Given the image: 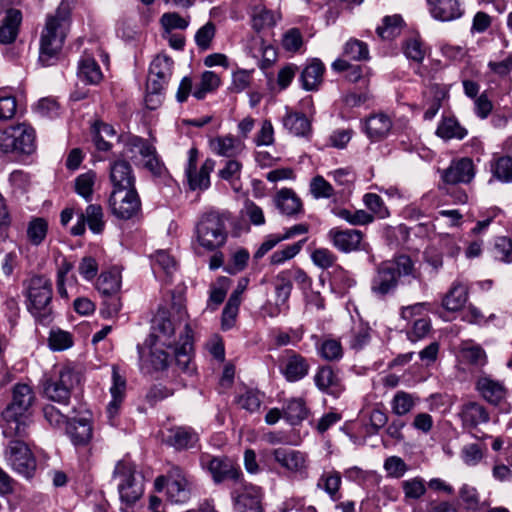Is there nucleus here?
<instances>
[{
  "label": "nucleus",
  "instance_id": "obj_49",
  "mask_svg": "<svg viewBox=\"0 0 512 512\" xmlns=\"http://www.w3.org/2000/svg\"><path fill=\"white\" fill-rule=\"evenodd\" d=\"M341 482L339 472H325L318 479L317 487L323 489L333 501H337L339 499L338 491L340 489Z\"/></svg>",
  "mask_w": 512,
  "mask_h": 512
},
{
  "label": "nucleus",
  "instance_id": "obj_39",
  "mask_svg": "<svg viewBox=\"0 0 512 512\" xmlns=\"http://www.w3.org/2000/svg\"><path fill=\"white\" fill-rule=\"evenodd\" d=\"M318 355L326 361H338L343 357L341 342L332 337H324L316 343Z\"/></svg>",
  "mask_w": 512,
  "mask_h": 512
},
{
  "label": "nucleus",
  "instance_id": "obj_18",
  "mask_svg": "<svg viewBox=\"0 0 512 512\" xmlns=\"http://www.w3.org/2000/svg\"><path fill=\"white\" fill-rule=\"evenodd\" d=\"M327 236L333 246L343 253H350L361 249L364 237L360 230L340 229L338 227L330 229Z\"/></svg>",
  "mask_w": 512,
  "mask_h": 512
},
{
  "label": "nucleus",
  "instance_id": "obj_45",
  "mask_svg": "<svg viewBox=\"0 0 512 512\" xmlns=\"http://www.w3.org/2000/svg\"><path fill=\"white\" fill-rule=\"evenodd\" d=\"M215 150L219 155L234 157L243 151V142L231 135L219 137L215 141Z\"/></svg>",
  "mask_w": 512,
  "mask_h": 512
},
{
  "label": "nucleus",
  "instance_id": "obj_22",
  "mask_svg": "<svg viewBox=\"0 0 512 512\" xmlns=\"http://www.w3.org/2000/svg\"><path fill=\"white\" fill-rule=\"evenodd\" d=\"M458 416L463 428L467 430H474L479 425L488 423L490 420L488 410L482 404L475 401L463 404Z\"/></svg>",
  "mask_w": 512,
  "mask_h": 512
},
{
  "label": "nucleus",
  "instance_id": "obj_5",
  "mask_svg": "<svg viewBox=\"0 0 512 512\" xmlns=\"http://www.w3.org/2000/svg\"><path fill=\"white\" fill-rule=\"evenodd\" d=\"M173 60L167 55H157L150 64L146 81L145 103L154 110L162 102L165 90L172 75Z\"/></svg>",
  "mask_w": 512,
  "mask_h": 512
},
{
  "label": "nucleus",
  "instance_id": "obj_13",
  "mask_svg": "<svg viewBox=\"0 0 512 512\" xmlns=\"http://www.w3.org/2000/svg\"><path fill=\"white\" fill-rule=\"evenodd\" d=\"M234 508L237 512H261L262 491L259 487L240 482L232 492Z\"/></svg>",
  "mask_w": 512,
  "mask_h": 512
},
{
  "label": "nucleus",
  "instance_id": "obj_48",
  "mask_svg": "<svg viewBox=\"0 0 512 512\" xmlns=\"http://www.w3.org/2000/svg\"><path fill=\"white\" fill-rule=\"evenodd\" d=\"M96 178V173L90 170L78 175L75 179L76 193L87 202L92 200Z\"/></svg>",
  "mask_w": 512,
  "mask_h": 512
},
{
  "label": "nucleus",
  "instance_id": "obj_3",
  "mask_svg": "<svg viewBox=\"0 0 512 512\" xmlns=\"http://www.w3.org/2000/svg\"><path fill=\"white\" fill-rule=\"evenodd\" d=\"M70 25V10L66 5L61 4L53 14L47 16L40 39L39 61L43 66L56 63Z\"/></svg>",
  "mask_w": 512,
  "mask_h": 512
},
{
  "label": "nucleus",
  "instance_id": "obj_9",
  "mask_svg": "<svg viewBox=\"0 0 512 512\" xmlns=\"http://www.w3.org/2000/svg\"><path fill=\"white\" fill-rule=\"evenodd\" d=\"M81 375L75 369L64 366L58 375L46 380L44 383V395L51 401L61 405H68L72 390L79 385Z\"/></svg>",
  "mask_w": 512,
  "mask_h": 512
},
{
  "label": "nucleus",
  "instance_id": "obj_36",
  "mask_svg": "<svg viewBox=\"0 0 512 512\" xmlns=\"http://www.w3.org/2000/svg\"><path fill=\"white\" fill-rule=\"evenodd\" d=\"M309 410L302 398L288 399L283 406V418L291 425H298L308 417Z\"/></svg>",
  "mask_w": 512,
  "mask_h": 512
},
{
  "label": "nucleus",
  "instance_id": "obj_31",
  "mask_svg": "<svg viewBox=\"0 0 512 512\" xmlns=\"http://www.w3.org/2000/svg\"><path fill=\"white\" fill-rule=\"evenodd\" d=\"M314 381L316 386L323 392L336 395L342 390L340 379L330 366L319 368L314 376Z\"/></svg>",
  "mask_w": 512,
  "mask_h": 512
},
{
  "label": "nucleus",
  "instance_id": "obj_42",
  "mask_svg": "<svg viewBox=\"0 0 512 512\" xmlns=\"http://www.w3.org/2000/svg\"><path fill=\"white\" fill-rule=\"evenodd\" d=\"M120 287L121 279L117 273L103 272L96 281V289L103 297L118 294Z\"/></svg>",
  "mask_w": 512,
  "mask_h": 512
},
{
  "label": "nucleus",
  "instance_id": "obj_35",
  "mask_svg": "<svg viewBox=\"0 0 512 512\" xmlns=\"http://www.w3.org/2000/svg\"><path fill=\"white\" fill-rule=\"evenodd\" d=\"M91 134L98 150L109 151L112 148L110 140L116 137V131L112 125L97 120L91 127Z\"/></svg>",
  "mask_w": 512,
  "mask_h": 512
},
{
  "label": "nucleus",
  "instance_id": "obj_29",
  "mask_svg": "<svg viewBox=\"0 0 512 512\" xmlns=\"http://www.w3.org/2000/svg\"><path fill=\"white\" fill-rule=\"evenodd\" d=\"M282 124L290 134L297 137H307L312 131L310 120L303 113L297 111L286 109Z\"/></svg>",
  "mask_w": 512,
  "mask_h": 512
},
{
  "label": "nucleus",
  "instance_id": "obj_57",
  "mask_svg": "<svg viewBox=\"0 0 512 512\" xmlns=\"http://www.w3.org/2000/svg\"><path fill=\"white\" fill-rule=\"evenodd\" d=\"M403 53L408 59L420 63L426 55V48L420 39L409 38L403 44Z\"/></svg>",
  "mask_w": 512,
  "mask_h": 512
},
{
  "label": "nucleus",
  "instance_id": "obj_55",
  "mask_svg": "<svg viewBox=\"0 0 512 512\" xmlns=\"http://www.w3.org/2000/svg\"><path fill=\"white\" fill-rule=\"evenodd\" d=\"M220 78L213 71H205L201 75L198 88L194 91V97L203 99L207 93L212 92L218 88Z\"/></svg>",
  "mask_w": 512,
  "mask_h": 512
},
{
  "label": "nucleus",
  "instance_id": "obj_15",
  "mask_svg": "<svg viewBox=\"0 0 512 512\" xmlns=\"http://www.w3.org/2000/svg\"><path fill=\"white\" fill-rule=\"evenodd\" d=\"M279 369L288 382H297L308 375L310 364L302 355L286 350L280 358Z\"/></svg>",
  "mask_w": 512,
  "mask_h": 512
},
{
  "label": "nucleus",
  "instance_id": "obj_7",
  "mask_svg": "<svg viewBox=\"0 0 512 512\" xmlns=\"http://www.w3.org/2000/svg\"><path fill=\"white\" fill-rule=\"evenodd\" d=\"M225 214L209 211L203 214L197 224V238L201 246L214 250L223 246L227 239Z\"/></svg>",
  "mask_w": 512,
  "mask_h": 512
},
{
  "label": "nucleus",
  "instance_id": "obj_46",
  "mask_svg": "<svg viewBox=\"0 0 512 512\" xmlns=\"http://www.w3.org/2000/svg\"><path fill=\"white\" fill-rule=\"evenodd\" d=\"M48 233V222L42 217L32 218L27 226V238L34 246L43 243Z\"/></svg>",
  "mask_w": 512,
  "mask_h": 512
},
{
  "label": "nucleus",
  "instance_id": "obj_4",
  "mask_svg": "<svg viewBox=\"0 0 512 512\" xmlns=\"http://www.w3.org/2000/svg\"><path fill=\"white\" fill-rule=\"evenodd\" d=\"M27 311L41 325H49L54 317L53 284L46 275H33L23 283Z\"/></svg>",
  "mask_w": 512,
  "mask_h": 512
},
{
  "label": "nucleus",
  "instance_id": "obj_32",
  "mask_svg": "<svg viewBox=\"0 0 512 512\" xmlns=\"http://www.w3.org/2000/svg\"><path fill=\"white\" fill-rule=\"evenodd\" d=\"M324 71V64L317 58L313 59L301 73L302 87L307 91L316 90L322 82Z\"/></svg>",
  "mask_w": 512,
  "mask_h": 512
},
{
  "label": "nucleus",
  "instance_id": "obj_64",
  "mask_svg": "<svg viewBox=\"0 0 512 512\" xmlns=\"http://www.w3.org/2000/svg\"><path fill=\"white\" fill-rule=\"evenodd\" d=\"M494 256L502 262L511 263L512 240L507 237H499L494 245Z\"/></svg>",
  "mask_w": 512,
  "mask_h": 512
},
{
  "label": "nucleus",
  "instance_id": "obj_30",
  "mask_svg": "<svg viewBox=\"0 0 512 512\" xmlns=\"http://www.w3.org/2000/svg\"><path fill=\"white\" fill-rule=\"evenodd\" d=\"M112 381L113 383L110 388L112 400L107 406V413L109 418H113L118 414L126 391V380L118 373L116 367H113L112 370Z\"/></svg>",
  "mask_w": 512,
  "mask_h": 512
},
{
  "label": "nucleus",
  "instance_id": "obj_26",
  "mask_svg": "<svg viewBox=\"0 0 512 512\" xmlns=\"http://www.w3.org/2000/svg\"><path fill=\"white\" fill-rule=\"evenodd\" d=\"M289 272H279L274 280L275 291V307L269 313L271 317L277 316L279 313L288 308L287 302L292 291V282H290Z\"/></svg>",
  "mask_w": 512,
  "mask_h": 512
},
{
  "label": "nucleus",
  "instance_id": "obj_56",
  "mask_svg": "<svg viewBox=\"0 0 512 512\" xmlns=\"http://www.w3.org/2000/svg\"><path fill=\"white\" fill-rule=\"evenodd\" d=\"M49 347L54 351H63L73 345L72 335L61 329H52L48 338Z\"/></svg>",
  "mask_w": 512,
  "mask_h": 512
},
{
  "label": "nucleus",
  "instance_id": "obj_11",
  "mask_svg": "<svg viewBox=\"0 0 512 512\" xmlns=\"http://www.w3.org/2000/svg\"><path fill=\"white\" fill-rule=\"evenodd\" d=\"M112 214L121 220H131L141 213V200L135 189L112 190L109 197Z\"/></svg>",
  "mask_w": 512,
  "mask_h": 512
},
{
  "label": "nucleus",
  "instance_id": "obj_38",
  "mask_svg": "<svg viewBox=\"0 0 512 512\" xmlns=\"http://www.w3.org/2000/svg\"><path fill=\"white\" fill-rule=\"evenodd\" d=\"M365 127L370 138L381 139L391 130L392 121L386 114L378 113L366 120Z\"/></svg>",
  "mask_w": 512,
  "mask_h": 512
},
{
  "label": "nucleus",
  "instance_id": "obj_21",
  "mask_svg": "<svg viewBox=\"0 0 512 512\" xmlns=\"http://www.w3.org/2000/svg\"><path fill=\"white\" fill-rule=\"evenodd\" d=\"M475 388L486 402L494 406L500 405L507 397V388L503 382L492 378L490 375L478 377Z\"/></svg>",
  "mask_w": 512,
  "mask_h": 512
},
{
  "label": "nucleus",
  "instance_id": "obj_40",
  "mask_svg": "<svg viewBox=\"0 0 512 512\" xmlns=\"http://www.w3.org/2000/svg\"><path fill=\"white\" fill-rule=\"evenodd\" d=\"M187 481L181 476L179 471L167 484V493L169 499L174 503H185L190 500V491L186 488Z\"/></svg>",
  "mask_w": 512,
  "mask_h": 512
},
{
  "label": "nucleus",
  "instance_id": "obj_61",
  "mask_svg": "<svg viewBox=\"0 0 512 512\" xmlns=\"http://www.w3.org/2000/svg\"><path fill=\"white\" fill-rule=\"evenodd\" d=\"M310 192L315 199L330 198L334 195V188L323 176L317 175L310 182Z\"/></svg>",
  "mask_w": 512,
  "mask_h": 512
},
{
  "label": "nucleus",
  "instance_id": "obj_10",
  "mask_svg": "<svg viewBox=\"0 0 512 512\" xmlns=\"http://www.w3.org/2000/svg\"><path fill=\"white\" fill-rule=\"evenodd\" d=\"M24 438H11L5 448L4 456L7 464L19 475L29 479L36 471V459Z\"/></svg>",
  "mask_w": 512,
  "mask_h": 512
},
{
  "label": "nucleus",
  "instance_id": "obj_17",
  "mask_svg": "<svg viewBox=\"0 0 512 512\" xmlns=\"http://www.w3.org/2000/svg\"><path fill=\"white\" fill-rule=\"evenodd\" d=\"M272 456L277 464L290 473L303 474L307 471L308 456L305 452L279 447L272 451Z\"/></svg>",
  "mask_w": 512,
  "mask_h": 512
},
{
  "label": "nucleus",
  "instance_id": "obj_8",
  "mask_svg": "<svg viewBox=\"0 0 512 512\" xmlns=\"http://www.w3.org/2000/svg\"><path fill=\"white\" fill-rule=\"evenodd\" d=\"M0 149L3 153L32 154L36 149L35 130L25 123L6 128L0 136Z\"/></svg>",
  "mask_w": 512,
  "mask_h": 512
},
{
  "label": "nucleus",
  "instance_id": "obj_63",
  "mask_svg": "<svg viewBox=\"0 0 512 512\" xmlns=\"http://www.w3.org/2000/svg\"><path fill=\"white\" fill-rule=\"evenodd\" d=\"M190 438V433L186 429L176 427L169 430L165 441L175 449L182 450L188 446Z\"/></svg>",
  "mask_w": 512,
  "mask_h": 512
},
{
  "label": "nucleus",
  "instance_id": "obj_37",
  "mask_svg": "<svg viewBox=\"0 0 512 512\" xmlns=\"http://www.w3.org/2000/svg\"><path fill=\"white\" fill-rule=\"evenodd\" d=\"M490 171L498 181L512 182V156L494 154L490 161Z\"/></svg>",
  "mask_w": 512,
  "mask_h": 512
},
{
  "label": "nucleus",
  "instance_id": "obj_43",
  "mask_svg": "<svg viewBox=\"0 0 512 512\" xmlns=\"http://www.w3.org/2000/svg\"><path fill=\"white\" fill-rule=\"evenodd\" d=\"M436 134L443 139L456 138L461 140L467 135V130L455 118L448 117L439 123Z\"/></svg>",
  "mask_w": 512,
  "mask_h": 512
},
{
  "label": "nucleus",
  "instance_id": "obj_24",
  "mask_svg": "<svg viewBox=\"0 0 512 512\" xmlns=\"http://www.w3.org/2000/svg\"><path fill=\"white\" fill-rule=\"evenodd\" d=\"M112 190L135 189V175L132 166L126 160H116L110 165Z\"/></svg>",
  "mask_w": 512,
  "mask_h": 512
},
{
  "label": "nucleus",
  "instance_id": "obj_44",
  "mask_svg": "<svg viewBox=\"0 0 512 512\" xmlns=\"http://www.w3.org/2000/svg\"><path fill=\"white\" fill-rule=\"evenodd\" d=\"M152 332L149 335L148 339L156 340L158 338L157 333L168 336L175 331V326L173 322L169 319L167 311L158 310L155 316L152 319L151 325Z\"/></svg>",
  "mask_w": 512,
  "mask_h": 512
},
{
  "label": "nucleus",
  "instance_id": "obj_1",
  "mask_svg": "<svg viewBox=\"0 0 512 512\" xmlns=\"http://www.w3.org/2000/svg\"><path fill=\"white\" fill-rule=\"evenodd\" d=\"M31 386L16 384L12 401L2 412V434L5 438H27L32 424L31 408L35 402Z\"/></svg>",
  "mask_w": 512,
  "mask_h": 512
},
{
  "label": "nucleus",
  "instance_id": "obj_12",
  "mask_svg": "<svg viewBox=\"0 0 512 512\" xmlns=\"http://www.w3.org/2000/svg\"><path fill=\"white\" fill-rule=\"evenodd\" d=\"M200 464L203 469L209 471L216 484L226 480H232L238 484L242 482L243 474L240 467L229 458L203 457Z\"/></svg>",
  "mask_w": 512,
  "mask_h": 512
},
{
  "label": "nucleus",
  "instance_id": "obj_52",
  "mask_svg": "<svg viewBox=\"0 0 512 512\" xmlns=\"http://www.w3.org/2000/svg\"><path fill=\"white\" fill-rule=\"evenodd\" d=\"M461 356L464 361L476 368H482L487 363V355L479 345L464 344L461 348Z\"/></svg>",
  "mask_w": 512,
  "mask_h": 512
},
{
  "label": "nucleus",
  "instance_id": "obj_25",
  "mask_svg": "<svg viewBox=\"0 0 512 512\" xmlns=\"http://www.w3.org/2000/svg\"><path fill=\"white\" fill-rule=\"evenodd\" d=\"M22 23V12L9 8L0 22V44L9 45L15 42Z\"/></svg>",
  "mask_w": 512,
  "mask_h": 512
},
{
  "label": "nucleus",
  "instance_id": "obj_53",
  "mask_svg": "<svg viewBox=\"0 0 512 512\" xmlns=\"http://www.w3.org/2000/svg\"><path fill=\"white\" fill-rule=\"evenodd\" d=\"M486 447L477 443H469L462 447L460 457L464 464L470 467L477 466L484 458Z\"/></svg>",
  "mask_w": 512,
  "mask_h": 512
},
{
  "label": "nucleus",
  "instance_id": "obj_19",
  "mask_svg": "<svg viewBox=\"0 0 512 512\" xmlns=\"http://www.w3.org/2000/svg\"><path fill=\"white\" fill-rule=\"evenodd\" d=\"M475 176L473 161L468 157L453 160L441 171V178L447 184L469 183Z\"/></svg>",
  "mask_w": 512,
  "mask_h": 512
},
{
  "label": "nucleus",
  "instance_id": "obj_51",
  "mask_svg": "<svg viewBox=\"0 0 512 512\" xmlns=\"http://www.w3.org/2000/svg\"><path fill=\"white\" fill-rule=\"evenodd\" d=\"M417 398L405 391H398L391 401L392 412L397 416L408 414L416 405Z\"/></svg>",
  "mask_w": 512,
  "mask_h": 512
},
{
  "label": "nucleus",
  "instance_id": "obj_58",
  "mask_svg": "<svg viewBox=\"0 0 512 512\" xmlns=\"http://www.w3.org/2000/svg\"><path fill=\"white\" fill-rule=\"evenodd\" d=\"M276 23V16L270 10L264 7H255L252 13V26L255 30L260 31L264 28L271 27Z\"/></svg>",
  "mask_w": 512,
  "mask_h": 512
},
{
  "label": "nucleus",
  "instance_id": "obj_6",
  "mask_svg": "<svg viewBox=\"0 0 512 512\" xmlns=\"http://www.w3.org/2000/svg\"><path fill=\"white\" fill-rule=\"evenodd\" d=\"M113 477L119 480L117 488L122 502L132 505L142 497L144 480L137 473L133 462L125 458L119 460L115 465Z\"/></svg>",
  "mask_w": 512,
  "mask_h": 512
},
{
  "label": "nucleus",
  "instance_id": "obj_16",
  "mask_svg": "<svg viewBox=\"0 0 512 512\" xmlns=\"http://www.w3.org/2000/svg\"><path fill=\"white\" fill-rule=\"evenodd\" d=\"M86 224L94 234H100L105 228L104 212L99 204H89L84 212L78 215L77 223L72 226L70 233L81 236L86 231Z\"/></svg>",
  "mask_w": 512,
  "mask_h": 512
},
{
  "label": "nucleus",
  "instance_id": "obj_47",
  "mask_svg": "<svg viewBox=\"0 0 512 512\" xmlns=\"http://www.w3.org/2000/svg\"><path fill=\"white\" fill-rule=\"evenodd\" d=\"M151 258L152 269L155 274L163 272L167 276H171L176 271L177 263L167 251L159 250Z\"/></svg>",
  "mask_w": 512,
  "mask_h": 512
},
{
  "label": "nucleus",
  "instance_id": "obj_27",
  "mask_svg": "<svg viewBox=\"0 0 512 512\" xmlns=\"http://www.w3.org/2000/svg\"><path fill=\"white\" fill-rule=\"evenodd\" d=\"M146 344L150 349L146 358H144L142 350L139 348L142 369L146 370L147 373H152L153 371H160L167 368L168 353L162 348L157 347L156 340L147 339Z\"/></svg>",
  "mask_w": 512,
  "mask_h": 512
},
{
  "label": "nucleus",
  "instance_id": "obj_62",
  "mask_svg": "<svg viewBox=\"0 0 512 512\" xmlns=\"http://www.w3.org/2000/svg\"><path fill=\"white\" fill-rule=\"evenodd\" d=\"M363 202L365 206L372 212V215H375L380 219H384L389 216V211L379 195L374 193H367L363 196Z\"/></svg>",
  "mask_w": 512,
  "mask_h": 512
},
{
  "label": "nucleus",
  "instance_id": "obj_14",
  "mask_svg": "<svg viewBox=\"0 0 512 512\" xmlns=\"http://www.w3.org/2000/svg\"><path fill=\"white\" fill-rule=\"evenodd\" d=\"M65 434L76 450L87 449L94 434L92 421L85 417L70 418L65 426Z\"/></svg>",
  "mask_w": 512,
  "mask_h": 512
},
{
  "label": "nucleus",
  "instance_id": "obj_50",
  "mask_svg": "<svg viewBox=\"0 0 512 512\" xmlns=\"http://www.w3.org/2000/svg\"><path fill=\"white\" fill-rule=\"evenodd\" d=\"M335 216L345 220L350 225H367L373 222L374 216L365 210H349L346 208H340L334 210Z\"/></svg>",
  "mask_w": 512,
  "mask_h": 512
},
{
  "label": "nucleus",
  "instance_id": "obj_28",
  "mask_svg": "<svg viewBox=\"0 0 512 512\" xmlns=\"http://www.w3.org/2000/svg\"><path fill=\"white\" fill-rule=\"evenodd\" d=\"M273 202L280 213L287 216H295L303 210L301 199L290 188L280 189L275 194Z\"/></svg>",
  "mask_w": 512,
  "mask_h": 512
},
{
  "label": "nucleus",
  "instance_id": "obj_33",
  "mask_svg": "<svg viewBox=\"0 0 512 512\" xmlns=\"http://www.w3.org/2000/svg\"><path fill=\"white\" fill-rule=\"evenodd\" d=\"M467 299L468 287L459 281H455L443 297L442 306L448 311H458L465 305Z\"/></svg>",
  "mask_w": 512,
  "mask_h": 512
},
{
  "label": "nucleus",
  "instance_id": "obj_20",
  "mask_svg": "<svg viewBox=\"0 0 512 512\" xmlns=\"http://www.w3.org/2000/svg\"><path fill=\"white\" fill-rule=\"evenodd\" d=\"M183 326L178 324L179 338L175 343L174 356L177 366L183 371L188 370L192 361V329L189 323L188 314Z\"/></svg>",
  "mask_w": 512,
  "mask_h": 512
},
{
  "label": "nucleus",
  "instance_id": "obj_34",
  "mask_svg": "<svg viewBox=\"0 0 512 512\" xmlns=\"http://www.w3.org/2000/svg\"><path fill=\"white\" fill-rule=\"evenodd\" d=\"M78 78L87 84H97L103 75L96 60L88 54L82 55L78 63Z\"/></svg>",
  "mask_w": 512,
  "mask_h": 512
},
{
  "label": "nucleus",
  "instance_id": "obj_41",
  "mask_svg": "<svg viewBox=\"0 0 512 512\" xmlns=\"http://www.w3.org/2000/svg\"><path fill=\"white\" fill-rule=\"evenodd\" d=\"M403 26L404 21L401 15L385 16L382 25L377 27L376 32L380 38L390 40L401 33Z\"/></svg>",
  "mask_w": 512,
  "mask_h": 512
},
{
  "label": "nucleus",
  "instance_id": "obj_59",
  "mask_svg": "<svg viewBox=\"0 0 512 512\" xmlns=\"http://www.w3.org/2000/svg\"><path fill=\"white\" fill-rule=\"evenodd\" d=\"M343 53L346 57L355 61L366 60L369 57L367 44L357 39L347 41Z\"/></svg>",
  "mask_w": 512,
  "mask_h": 512
},
{
  "label": "nucleus",
  "instance_id": "obj_54",
  "mask_svg": "<svg viewBox=\"0 0 512 512\" xmlns=\"http://www.w3.org/2000/svg\"><path fill=\"white\" fill-rule=\"evenodd\" d=\"M241 299L236 295H230L222 312L221 326L223 330L231 329L238 315Z\"/></svg>",
  "mask_w": 512,
  "mask_h": 512
},
{
  "label": "nucleus",
  "instance_id": "obj_2",
  "mask_svg": "<svg viewBox=\"0 0 512 512\" xmlns=\"http://www.w3.org/2000/svg\"><path fill=\"white\" fill-rule=\"evenodd\" d=\"M409 277L421 281V274L415 268L414 262L407 255H399L392 260L383 261L375 268V273L370 281L371 294L380 300L395 293L399 280Z\"/></svg>",
  "mask_w": 512,
  "mask_h": 512
},
{
  "label": "nucleus",
  "instance_id": "obj_23",
  "mask_svg": "<svg viewBox=\"0 0 512 512\" xmlns=\"http://www.w3.org/2000/svg\"><path fill=\"white\" fill-rule=\"evenodd\" d=\"M432 17L439 21H453L464 13L461 0H427Z\"/></svg>",
  "mask_w": 512,
  "mask_h": 512
},
{
  "label": "nucleus",
  "instance_id": "obj_60",
  "mask_svg": "<svg viewBox=\"0 0 512 512\" xmlns=\"http://www.w3.org/2000/svg\"><path fill=\"white\" fill-rule=\"evenodd\" d=\"M402 489L406 498L417 500L426 493L425 481L420 477L405 480L402 482Z\"/></svg>",
  "mask_w": 512,
  "mask_h": 512
}]
</instances>
